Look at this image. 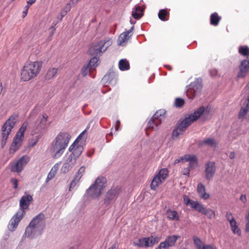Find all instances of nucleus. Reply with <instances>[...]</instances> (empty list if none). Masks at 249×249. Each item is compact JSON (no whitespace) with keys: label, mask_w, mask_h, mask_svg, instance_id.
<instances>
[{"label":"nucleus","mask_w":249,"mask_h":249,"mask_svg":"<svg viewBox=\"0 0 249 249\" xmlns=\"http://www.w3.org/2000/svg\"><path fill=\"white\" fill-rule=\"evenodd\" d=\"M209 73H210V75L212 77H214V76H215L217 74V71L216 70H215V69L211 70L209 71Z\"/></svg>","instance_id":"62"},{"label":"nucleus","mask_w":249,"mask_h":249,"mask_svg":"<svg viewBox=\"0 0 249 249\" xmlns=\"http://www.w3.org/2000/svg\"><path fill=\"white\" fill-rule=\"evenodd\" d=\"M23 137H24L23 134L20 135V133L17 132L16 135L15 136V137L14 138L13 140L14 141L16 140V141L20 143L23 141Z\"/></svg>","instance_id":"47"},{"label":"nucleus","mask_w":249,"mask_h":249,"mask_svg":"<svg viewBox=\"0 0 249 249\" xmlns=\"http://www.w3.org/2000/svg\"><path fill=\"white\" fill-rule=\"evenodd\" d=\"M74 156L71 153L67 158L65 162L69 163L71 165H73L75 162H74Z\"/></svg>","instance_id":"52"},{"label":"nucleus","mask_w":249,"mask_h":249,"mask_svg":"<svg viewBox=\"0 0 249 249\" xmlns=\"http://www.w3.org/2000/svg\"><path fill=\"white\" fill-rule=\"evenodd\" d=\"M107 183L106 178L98 177L94 183L86 190V194L89 196L97 198L101 194L102 191L105 188Z\"/></svg>","instance_id":"6"},{"label":"nucleus","mask_w":249,"mask_h":249,"mask_svg":"<svg viewBox=\"0 0 249 249\" xmlns=\"http://www.w3.org/2000/svg\"><path fill=\"white\" fill-rule=\"evenodd\" d=\"M28 161L29 160L27 157H25L24 156H22L20 158L16 163H14L11 166V171L17 173L20 172Z\"/></svg>","instance_id":"16"},{"label":"nucleus","mask_w":249,"mask_h":249,"mask_svg":"<svg viewBox=\"0 0 249 249\" xmlns=\"http://www.w3.org/2000/svg\"><path fill=\"white\" fill-rule=\"evenodd\" d=\"M231 227V230L234 234H236L238 236H240L241 234V231L240 228L238 227L237 222H234L232 224H230Z\"/></svg>","instance_id":"34"},{"label":"nucleus","mask_w":249,"mask_h":249,"mask_svg":"<svg viewBox=\"0 0 249 249\" xmlns=\"http://www.w3.org/2000/svg\"><path fill=\"white\" fill-rule=\"evenodd\" d=\"M45 216L40 213L35 216L30 222V224L36 230V234H41L46 226Z\"/></svg>","instance_id":"9"},{"label":"nucleus","mask_w":249,"mask_h":249,"mask_svg":"<svg viewBox=\"0 0 249 249\" xmlns=\"http://www.w3.org/2000/svg\"><path fill=\"white\" fill-rule=\"evenodd\" d=\"M190 170L188 168H184L182 170V174L189 177L190 176Z\"/></svg>","instance_id":"57"},{"label":"nucleus","mask_w":249,"mask_h":249,"mask_svg":"<svg viewBox=\"0 0 249 249\" xmlns=\"http://www.w3.org/2000/svg\"><path fill=\"white\" fill-rule=\"evenodd\" d=\"M83 150L84 147L81 145H78L74 149V151L71 153V154L74 156V162H75L76 159L82 154Z\"/></svg>","instance_id":"30"},{"label":"nucleus","mask_w":249,"mask_h":249,"mask_svg":"<svg viewBox=\"0 0 249 249\" xmlns=\"http://www.w3.org/2000/svg\"><path fill=\"white\" fill-rule=\"evenodd\" d=\"M11 182L13 183L14 188L17 189L18 188V180L17 179L14 178L11 179Z\"/></svg>","instance_id":"55"},{"label":"nucleus","mask_w":249,"mask_h":249,"mask_svg":"<svg viewBox=\"0 0 249 249\" xmlns=\"http://www.w3.org/2000/svg\"><path fill=\"white\" fill-rule=\"evenodd\" d=\"M240 199L241 201H242L243 203H245L247 201V197L246 195L244 194H242L240 196Z\"/></svg>","instance_id":"64"},{"label":"nucleus","mask_w":249,"mask_h":249,"mask_svg":"<svg viewBox=\"0 0 249 249\" xmlns=\"http://www.w3.org/2000/svg\"><path fill=\"white\" fill-rule=\"evenodd\" d=\"M92 71V70L90 69V67L87 64L84 65V66L82 67L81 69V73L84 76H85L88 74L89 71Z\"/></svg>","instance_id":"42"},{"label":"nucleus","mask_w":249,"mask_h":249,"mask_svg":"<svg viewBox=\"0 0 249 249\" xmlns=\"http://www.w3.org/2000/svg\"><path fill=\"white\" fill-rule=\"evenodd\" d=\"M194 244L197 249H198L199 247H201V241L199 238L195 237L193 238Z\"/></svg>","instance_id":"49"},{"label":"nucleus","mask_w":249,"mask_h":249,"mask_svg":"<svg viewBox=\"0 0 249 249\" xmlns=\"http://www.w3.org/2000/svg\"><path fill=\"white\" fill-rule=\"evenodd\" d=\"M199 203V202L198 201H194L192 200L190 204V206L192 208L195 210V209L196 208V207L198 206Z\"/></svg>","instance_id":"54"},{"label":"nucleus","mask_w":249,"mask_h":249,"mask_svg":"<svg viewBox=\"0 0 249 249\" xmlns=\"http://www.w3.org/2000/svg\"><path fill=\"white\" fill-rule=\"evenodd\" d=\"M144 9V5H136L133 8L132 16L135 19H140L143 16Z\"/></svg>","instance_id":"19"},{"label":"nucleus","mask_w":249,"mask_h":249,"mask_svg":"<svg viewBox=\"0 0 249 249\" xmlns=\"http://www.w3.org/2000/svg\"><path fill=\"white\" fill-rule=\"evenodd\" d=\"M117 75L113 71L109 70L104 76L102 80L106 83L111 85H115L117 81Z\"/></svg>","instance_id":"17"},{"label":"nucleus","mask_w":249,"mask_h":249,"mask_svg":"<svg viewBox=\"0 0 249 249\" xmlns=\"http://www.w3.org/2000/svg\"><path fill=\"white\" fill-rule=\"evenodd\" d=\"M203 214L206 215L208 219H211L213 217H215V212L210 209L206 208Z\"/></svg>","instance_id":"35"},{"label":"nucleus","mask_w":249,"mask_h":249,"mask_svg":"<svg viewBox=\"0 0 249 249\" xmlns=\"http://www.w3.org/2000/svg\"><path fill=\"white\" fill-rule=\"evenodd\" d=\"M85 171V167L84 166H81L75 176V178H76V179L77 180H80V179L82 177L83 174L84 173Z\"/></svg>","instance_id":"39"},{"label":"nucleus","mask_w":249,"mask_h":249,"mask_svg":"<svg viewBox=\"0 0 249 249\" xmlns=\"http://www.w3.org/2000/svg\"><path fill=\"white\" fill-rule=\"evenodd\" d=\"M41 66V63L38 61L25 65L21 70V79L24 81H28L36 77L40 71Z\"/></svg>","instance_id":"5"},{"label":"nucleus","mask_w":249,"mask_h":249,"mask_svg":"<svg viewBox=\"0 0 249 249\" xmlns=\"http://www.w3.org/2000/svg\"><path fill=\"white\" fill-rule=\"evenodd\" d=\"M39 235L40 234H36V230L29 224L25 229L23 237L34 239Z\"/></svg>","instance_id":"20"},{"label":"nucleus","mask_w":249,"mask_h":249,"mask_svg":"<svg viewBox=\"0 0 249 249\" xmlns=\"http://www.w3.org/2000/svg\"><path fill=\"white\" fill-rule=\"evenodd\" d=\"M186 161L192 162L195 163L196 165H198V160L195 155H188L187 159H186Z\"/></svg>","instance_id":"38"},{"label":"nucleus","mask_w":249,"mask_h":249,"mask_svg":"<svg viewBox=\"0 0 249 249\" xmlns=\"http://www.w3.org/2000/svg\"><path fill=\"white\" fill-rule=\"evenodd\" d=\"M169 244L167 242L166 243L165 240L161 242L156 249H169Z\"/></svg>","instance_id":"48"},{"label":"nucleus","mask_w":249,"mask_h":249,"mask_svg":"<svg viewBox=\"0 0 249 249\" xmlns=\"http://www.w3.org/2000/svg\"><path fill=\"white\" fill-rule=\"evenodd\" d=\"M71 135L67 132H60L55 138L52 143L51 151L54 159L59 158L67 147Z\"/></svg>","instance_id":"2"},{"label":"nucleus","mask_w":249,"mask_h":249,"mask_svg":"<svg viewBox=\"0 0 249 249\" xmlns=\"http://www.w3.org/2000/svg\"><path fill=\"white\" fill-rule=\"evenodd\" d=\"M99 60V58L92 56L87 65L90 67V69L93 70L98 65Z\"/></svg>","instance_id":"32"},{"label":"nucleus","mask_w":249,"mask_h":249,"mask_svg":"<svg viewBox=\"0 0 249 249\" xmlns=\"http://www.w3.org/2000/svg\"><path fill=\"white\" fill-rule=\"evenodd\" d=\"M71 6L70 3H67L65 7L63 9L62 11L65 12L66 14L71 10Z\"/></svg>","instance_id":"58"},{"label":"nucleus","mask_w":249,"mask_h":249,"mask_svg":"<svg viewBox=\"0 0 249 249\" xmlns=\"http://www.w3.org/2000/svg\"><path fill=\"white\" fill-rule=\"evenodd\" d=\"M203 144L213 147L216 146V143L214 139L208 138L201 142L199 143V145H202Z\"/></svg>","instance_id":"31"},{"label":"nucleus","mask_w":249,"mask_h":249,"mask_svg":"<svg viewBox=\"0 0 249 249\" xmlns=\"http://www.w3.org/2000/svg\"><path fill=\"white\" fill-rule=\"evenodd\" d=\"M18 118V115L14 113L3 124L1 131V147L3 148L8 140L9 135L15 127Z\"/></svg>","instance_id":"4"},{"label":"nucleus","mask_w":249,"mask_h":249,"mask_svg":"<svg viewBox=\"0 0 249 249\" xmlns=\"http://www.w3.org/2000/svg\"><path fill=\"white\" fill-rule=\"evenodd\" d=\"M199 196L201 198H202L204 200H206L209 198L210 195L209 194L207 193L205 191V192H204L202 194H201V195H200Z\"/></svg>","instance_id":"56"},{"label":"nucleus","mask_w":249,"mask_h":249,"mask_svg":"<svg viewBox=\"0 0 249 249\" xmlns=\"http://www.w3.org/2000/svg\"><path fill=\"white\" fill-rule=\"evenodd\" d=\"M18 143H19V142H17V141H16V140L15 141L13 140L12 144L10 145V149H9L10 153H14L18 149V148H19V146L18 145Z\"/></svg>","instance_id":"37"},{"label":"nucleus","mask_w":249,"mask_h":249,"mask_svg":"<svg viewBox=\"0 0 249 249\" xmlns=\"http://www.w3.org/2000/svg\"><path fill=\"white\" fill-rule=\"evenodd\" d=\"M238 53L246 58L249 57V47L247 45H241L238 48Z\"/></svg>","instance_id":"27"},{"label":"nucleus","mask_w":249,"mask_h":249,"mask_svg":"<svg viewBox=\"0 0 249 249\" xmlns=\"http://www.w3.org/2000/svg\"><path fill=\"white\" fill-rule=\"evenodd\" d=\"M164 180H162L161 178L156 175L153 178L150 187L151 189L153 190H156L157 187L160 185Z\"/></svg>","instance_id":"26"},{"label":"nucleus","mask_w":249,"mask_h":249,"mask_svg":"<svg viewBox=\"0 0 249 249\" xmlns=\"http://www.w3.org/2000/svg\"><path fill=\"white\" fill-rule=\"evenodd\" d=\"M56 173L51 170L49 174H48L46 178V182H48L50 180L52 179L55 176Z\"/></svg>","instance_id":"50"},{"label":"nucleus","mask_w":249,"mask_h":249,"mask_svg":"<svg viewBox=\"0 0 249 249\" xmlns=\"http://www.w3.org/2000/svg\"><path fill=\"white\" fill-rule=\"evenodd\" d=\"M180 237L179 236L177 235H173L168 236L165 239L166 243L167 242L169 244L170 247L173 246L177 240Z\"/></svg>","instance_id":"29"},{"label":"nucleus","mask_w":249,"mask_h":249,"mask_svg":"<svg viewBox=\"0 0 249 249\" xmlns=\"http://www.w3.org/2000/svg\"><path fill=\"white\" fill-rule=\"evenodd\" d=\"M198 249H216V248L213 245L207 244L199 247Z\"/></svg>","instance_id":"53"},{"label":"nucleus","mask_w":249,"mask_h":249,"mask_svg":"<svg viewBox=\"0 0 249 249\" xmlns=\"http://www.w3.org/2000/svg\"><path fill=\"white\" fill-rule=\"evenodd\" d=\"M192 200V199H191L189 197H187V196H185V197H184V201L185 205L187 206L190 205Z\"/></svg>","instance_id":"60"},{"label":"nucleus","mask_w":249,"mask_h":249,"mask_svg":"<svg viewBox=\"0 0 249 249\" xmlns=\"http://www.w3.org/2000/svg\"><path fill=\"white\" fill-rule=\"evenodd\" d=\"M157 175L160 177L162 180H164L168 175V171L166 168H162L159 171Z\"/></svg>","instance_id":"36"},{"label":"nucleus","mask_w":249,"mask_h":249,"mask_svg":"<svg viewBox=\"0 0 249 249\" xmlns=\"http://www.w3.org/2000/svg\"><path fill=\"white\" fill-rule=\"evenodd\" d=\"M204 168L205 179L208 181L212 180L216 171L215 162L210 160L207 161L205 163Z\"/></svg>","instance_id":"13"},{"label":"nucleus","mask_w":249,"mask_h":249,"mask_svg":"<svg viewBox=\"0 0 249 249\" xmlns=\"http://www.w3.org/2000/svg\"><path fill=\"white\" fill-rule=\"evenodd\" d=\"M79 180H77L76 179V178L74 177V179L71 181L70 186V190H71V189L74 187L77 182H78Z\"/></svg>","instance_id":"61"},{"label":"nucleus","mask_w":249,"mask_h":249,"mask_svg":"<svg viewBox=\"0 0 249 249\" xmlns=\"http://www.w3.org/2000/svg\"><path fill=\"white\" fill-rule=\"evenodd\" d=\"M202 89V79L200 77L196 78L195 80L186 86L185 94L191 101L195 96L199 94Z\"/></svg>","instance_id":"7"},{"label":"nucleus","mask_w":249,"mask_h":249,"mask_svg":"<svg viewBox=\"0 0 249 249\" xmlns=\"http://www.w3.org/2000/svg\"><path fill=\"white\" fill-rule=\"evenodd\" d=\"M158 242L157 237L151 236L148 237L139 238L137 241L133 242V245L139 248L149 247L153 246Z\"/></svg>","instance_id":"11"},{"label":"nucleus","mask_w":249,"mask_h":249,"mask_svg":"<svg viewBox=\"0 0 249 249\" xmlns=\"http://www.w3.org/2000/svg\"><path fill=\"white\" fill-rule=\"evenodd\" d=\"M197 191L199 195L206 191L205 186L201 182L199 183L197 187Z\"/></svg>","instance_id":"44"},{"label":"nucleus","mask_w":249,"mask_h":249,"mask_svg":"<svg viewBox=\"0 0 249 249\" xmlns=\"http://www.w3.org/2000/svg\"><path fill=\"white\" fill-rule=\"evenodd\" d=\"M28 122L27 121L24 122L21 126L19 128L18 132L20 133L21 135H24V133L27 129V126H28Z\"/></svg>","instance_id":"43"},{"label":"nucleus","mask_w":249,"mask_h":249,"mask_svg":"<svg viewBox=\"0 0 249 249\" xmlns=\"http://www.w3.org/2000/svg\"><path fill=\"white\" fill-rule=\"evenodd\" d=\"M121 192V188L119 186L112 187L106 193L104 203L107 206L109 205L112 202L115 201Z\"/></svg>","instance_id":"10"},{"label":"nucleus","mask_w":249,"mask_h":249,"mask_svg":"<svg viewBox=\"0 0 249 249\" xmlns=\"http://www.w3.org/2000/svg\"><path fill=\"white\" fill-rule=\"evenodd\" d=\"M226 217L230 224H232V223L236 222V220L230 212H227L226 213Z\"/></svg>","instance_id":"41"},{"label":"nucleus","mask_w":249,"mask_h":249,"mask_svg":"<svg viewBox=\"0 0 249 249\" xmlns=\"http://www.w3.org/2000/svg\"><path fill=\"white\" fill-rule=\"evenodd\" d=\"M132 34L128 35V34H126L124 32L123 33L121 34V35L119 36L118 44L119 45H122L123 43H124L125 42L127 41L128 39L130 38Z\"/></svg>","instance_id":"33"},{"label":"nucleus","mask_w":249,"mask_h":249,"mask_svg":"<svg viewBox=\"0 0 249 249\" xmlns=\"http://www.w3.org/2000/svg\"><path fill=\"white\" fill-rule=\"evenodd\" d=\"M112 44V41L110 38L105 37L104 39L90 45L88 50V53L92 56L99 58Z\"/></svg>","instance_id":"3"},{"label":"nucleus","mask_w":249,"mask_h":249,"mask_svg":"<svg viewBox=\"0 0 249 249\" xmlns=\"http://www.w3.org/2000/svg\"><path fill=\"white\" fill-rule=\"evenodd\" d=\"M48 116L46 114L39 116L36 121L34 131L35 133H42L45 129Z\"/></svg>","instance_id":"12"},{"label":"nucleus","mask_w":249,"mask_h":249,"mask_svg":"<svg viewBox=\"0 0 249 249\" xmlns=\"http://www.w3.org/2000/svg\"><path fill=\"white\" fill-rule=\"evenodd\" d=\"M119 68L121 71H125L130 69L129 61L125 58L121 59L119 61Z\"/></svg>","instance_id":"23"},{"label":"nucleus","mask_w":249,"mask_h":249,"mask_svg":"<svg viewBox=\"0 0 249 249\" xmlns=\"http://www.w3.org/2000/svg\"><path fill=\"white\" fill-rule=\"evenodd\" d=\"M221 18L220 17L217 13L214 12L212 13L210 16V21L211 25L216 26L218 25Z\"/></svg>","instance_id":"24"},{"label":"nucleus","mask_w":249,"mask_h":249,"mask_svg":"<svg viewBox=\"0 0 249 249\" xmlns=\"http://www.w3.org/2000/svg\"><path fill=\"white\" fill-rule=\"evenodd\" d=\"M209 109L208 107H205L204 106H201L194 112L185 117L178 124V126L173 130L172 133V138L175 140L182 134L185 129L190 125L192 123L198 120L203 114H208Z\"/></svg>","instance_id":"1"},{"label":"nucleus","mask_w":249,"mask_h":249,"mask_svg":"<svg viewBox=\"0 0 249 249\" xmlns=\"http://www.w3.org/2000/svg\"><path fill=\"white\" fill-rule=\"evenodd\" d=\"M57 71V68H53L49 69L45 75V79L50 80L53 78L56 74Z\"/></svg>","instance_id":"28"},{"label":"nucleus","mask_w":249,"mask_h":249,"mask_svg":"<svg viewBox=\"0 0 249 249\" xmlns=\"http://www.w3.org/2000/svg\"><path fill=\"white\" fill-rule=\"evenodd\" d=\"M245 220L246 221L245 225V231L247 232H249V209L247 211V213L245 215Z\"/></svg>","instance_id":"45"},{"label":"nucleus","mask_w":249,"mask_h":249,"mask_svg":"<svg viewBox=\"0 0 249 249\" xmlns=\"http://www.w3.org/2000/svg\"><path fill=\"white\" fill-rule=\"evenodd\" d=\"M249 109V98H246L243 104V106L239 112L238 118L241 119L244 117L247 113Z\"/></svg>","instance_id":"21"},{"label":"nucleus","mask_w":249,"mask_h":249,"mask_svg":"<svg viewBox=\"0 0 249 249\" xmlns=\"http://www.w3.org/2000/svg\"><path fill=\"white\" fill-rule=\"evenodd\" d=\"M67 15L65 12H63L62 10L61 11L60 14L58 16V18L59 20H61L62 18Z\"/></svg>","instance_id":"63"},{"label":"nucleus","mask_w":249,"mask_h":249,"mask_svg":"<svg viewBox=\"0 0 249 249\" xmlns=\"http://www.w3.org/2000/svg\"><path fill=\"white\" fill-rule=\"evenodd\" d=\"M184 103L185 101L183 98L177 97L175 99V106L177 107H181Z\"/></svg>","instance_id":"40"},{"label":"nucleus","mask_w":249,"mask_h":249,"mask_svg":"<svg viewBox=\"0 0 249 249\" xmlns=\"http://www.w3.org/2000/svg\"><path fill=\"white\" fill-rule=\"evenodd\" d=\"M239 71L236 77L239 79L246 77L249 71V57L242 60L239 65Z\"/></svg>","instance_id":"15"},{"label":"nucleus","mask_w":249,"mask_h":249,"mask_svg":"<svg viewBox=\"0 0 249 249\" xmlns=\"http://www.w3.org/2000/svg\"><path fill=\"white\" fill-rule=\"evenodd\" d=\"M33 196L29 194L23 196L19 201V209L17 212L19 213H22L24 215L26 213L25 210L29 208L31 203L33 201Z\"/></svg>","instance_id":"14"},{"label":"nucleus","mask_w":249,"mask_h":249,"mask_svg":"<svg viewBox=\"0 0 249 249\" xmlns=\"http://www.w3.org/2000/svg\"><path fill=\"white\" fill-rule=\"evenodd\" d=\"M166 111L164 109H160L153 115L147 123L146 128L151 130H157L158 126L165 119Z\"/></svg>","instance_id":"8"},{"label":"nucleus","mask_w":249,"mask_h":249,"mask_svg":"<svg viewBox=\"0 0 249 249\" xmlns=\"http://www.w3.org/2000/svg\"><path fill=\"white\" fill-rule=\"evenodd\" d=\"M60 164H61V162H59L58 163H55L53 165V166L52 167L51 170H53V171H54V172H55L56 173V172L58 170V168L59 167V165H60Z\"/></svg>","instance_id":"59"},{"label":"nucleus","mask_w":249,"mask_h":249,"mask_svg":"<svg viewBox=\"0 0 249 249\" xmlns=\"http://www.w3.org/2000/svg\"><path fill=\"white\" fill-rule=\"evenodd\" d=\"M71 167V164L65 162L61 168V171L63 173H66L69 171Z\"/></svg>","instance_id":"46"},{"label":"nucleus","mask_w":249,"mask_h":249,"mask_svg":"<svg viewBox=\"0 0 249 249\" xmlns=\"http://www.w3.org/2000/svg\"><path fill=\"white\" fill-rule=\"evenodd\" d=\"M169 10L167 9H162L160 10L158 13V17L159 19L162 21H166L169 18Z\"/></svg>","instance_id":"22"},{"label":"nucleus","mask_w":249,"mask_h":249,"mask_svg":"<svg viewBox=\"0 0 249 249\" xmlns=\"http://www.w3.org/2000/svg\"><path fill=\"white\" fill-rule=\"evenodd\" d=\"M166 215L167 218L172 220L178 221L179 220L178 212L175 210L168 209L166 211Z\"/></svg>","instance_id":"25"},{"label":"nucleus","mask_w":249,"mask_h":249,"mask_svg":"<svg viewBox=\"0 0 249 249\" xmlns=\"http://www.w3.org/2000/svg\"><path fill=\"white\" fill-rule=\"evenodd\" d=\"M23 213L20 214L17 212V213L13 216L10 221L8 226V228L10 231H14L18 227V223L22 219L23 217Z\"/></svg>","instance_id":"18"},{"label":"nucleus","mask_w":249,"mask_h":249,"mask_svg":"<svg viewBox=\"0 0 249 249\" xmlns=\"http://www.w3.org/2000/svg\"><path fill=\"white\" fill-rule=\"evenodd\" d=\"M206 208L203 204L199 203L198 206L196 207V208L195 210L199 213L203 214Z\"/></svg>","instance_id":"51"}]
</instances>
